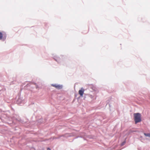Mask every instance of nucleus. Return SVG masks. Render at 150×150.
<instances>
[{
	"label": "nucleus",
	"instance_id": "obj_1",
	"mask_svg": "<svg viewBox=\"0 0 150 150\" xmlns=\"http://www.w3.org/2000/svg\"><path fill=\"white\" fill-rule=\"evenodd\" d=\"M10 108H11V112L10 114V122L11 121L13 124H15L18 121L23 124L26 123L25 122L18 118V115L14 113V110L10 105Z\"/></svg>",
	"mask_w": 150,
	"mask_h": 150
},
{
	"label": "nucleus",
	"instance_id": "obj_2",
	"mask_svg": "<svg viewBox=\"0 0 150 150\" xmlns=\"http://www.w3.org/2000/svg\"><path fill=\"white\" fill-rule=\"evenodd\" d=\"M133 116L135 124H137L142 121V115L141 113L139 112L134 113L133 114Z\"/></svg>",
	"mask_w": 150,
	"mask_h": 150
},
{
	"label": "nucleus",
	"instance_id": "obj_3",
	"mask_svg": "<svg viewBox=\"0 0 150 150\" xmlns=\"http://www.w3.org/2000/svg\"><path fill=\"white\" fill-rule=\"evenodd\" d=\"M18 99L16 101V103L19 105H21V104L23 103L24 99L22 97H21V94L19 93L18 94Z\"/></svg>",
	"mask_w": 150,
	"mask_h": 150
},
{
	"label": "nucleus",
	"instance_id": "obj_4",
	"mask_svg": "<svg viewBox=\"0 0 150 150\" xmlns=\"http://www.w3.org/2000/svg\"><path fill=\"white\" fill-rule=\"evenodd\" d=\"M84 89L82 87L79 91V94L80 95V97H83V94L85 95V96L84 97V99H85V98H86V96H87L88 95L87 94L84 93Z\"/></svg>",
	"mask_w": 150,
	"mask_h": 150
},
{
	"label": "nucleus",
	"instance_id": "obj_5",
	"mask_svg": "<svg viewBox=\"0 0 150 150\" xmlns=\"http://www.w3.org/2000/svg\"><path fill=\"white\" fill-rule=\"evenodd\" d=\"M51 86L53 87H54L58 90H60L62 89L63 87L62 85L58 84L57 83L52 84H51Z\"/></svg>",
	"mask_w": 150,
	"mask_h": 150
},
{
	"label": "nucleus",
	"instance_id": "obj_6",
	"mask_svg": "<svg viewBox=\"0 0 150 150\" xmlns=\"http://www.w3.org/2000/svg\"><path fill=\"white\" fill-rule=\"evenodd\" d=\"M86 134L84 132H80L79 134V138H83L84 140H86Z\"/></svg>",
	"mask_w": 150,
	"mask_h": 150
},
{
	"label": "nucleus",
	"instance_id": "obj_7",
	"mask_svg": "<svg viewBox=\"0 0 150 150\" xmlns=\"http://www.w3.org/2000/svg\"><path fill=\"white\" fill-rule=\"evenodd\" d=\"M53 59L58 63H60L61 59L59 57L57 56H54L53 57Z\"/></svg>",
	"mask_w": 150,
	"mask_h": 150
},
{
	"label": "nucleus",
	"instance_id": "obj_8",
	"mask_svg": "<svg viewBox=\"0 0 150 150\" xmlns=\"http://www.w3.org/2000/svg\"><path fill=\"white\" fill-rule=\"evenodd\" d=\"M38 123H39L40 124H41L43 122H44V121L43 119L41 118L40 119H39L38 120Z\"/></svg>",
	"mask_w": 150,
	"mask_h": 150
},
{
	"label": "nucleus",
	"instance_id": "obj_9",
	"mask_svg": "<svg viewBox=\"0 0 150 150\" xmlns=\"http://www.w3.org/2000/svg\"><path fill=\"white\" fill-rule=\"evenodd\" d=\"M86 138H88L89 139H94V137L92 136L87 135L86 134Z\"/></svg>",
	"mask_w": 150,
	"mask_h": 150
},
{
	"label": "nucleus",
	"instance_id": "obj_10",
	"mask_svg": "<svg viewBox=\"0 0 150 150\" xmlns=\"http://www.w3.org/2000/svg\"><path fill=\"white\" fill-rule=\"evenodd\" d=\"M69 135L68 136V137H74L76 136V134L74 133H71L69 134Z\"/></svg>",
	"mask_w": 150,
	"mask_h": 150
},
{
	"label": "nucleus",
	"instance_id": "obj_11",
	"mask_svg": "<svg viewBox=\"0 0 150 150\" xmlns=\"http://www.w3.org/2000/svg\"><path fill=\"white\" fill-rule=\"evenodd\" d=\"M144 134L146 137H150V132L147 133H144Z\"/></svg>",
	"mask_w": 150,
	"mask_h": 150
},
{
	"label": "nucleus",
	"instance_id": "obj_12",
	"mask_svg": "<svg viewBox=\"0 0 150 150\" xmlns=\"http://www.w3.org/2000/svg\"><path fill=\"white\" fill-rule=\"evenodd\" d=\"M126 139H127L126 138H125V140H124V141L123 142H122L121 143V146H123V145H125V143L126 142Z\"/></svg>",
	"mask_w": 150,
	"mask_h": 150
},
{
	"label": "nucleus",
	"instance_id": "obj_13",
	"mask_svg": "<svg viewBox=\"0 0 150 150\" xmlns=\"http://www.w3.org/2000/svg\"><path fill=\"white\" fill-rule=\"evenodd\" d=\"M3 36V34L1 32H0V40H1L2 39Z\"/></svg>",
	"mask_w": 150,
	"mask_h": 150
},
{
	"label": "nucleus",
	"instance_id": "obj_14",
	"mask_svg": "<svg viewBox=\"0 0 150 150\" xmlns=\"http://www.w3.org/2000/svg\"><path fill=\"white\" fill-rule=\"evenodd\" d=\"M30 86V84H27L24 87L25 89L26 88V87H29Z\"/></svg>",
	"mask_w": 150,
	"mask_h": 150
},
{
	"label": "nucleus",
	"instance_id": "obj_15",
	"mask_svg": "<svg viewBox=\"0 0 150 150\" xmlns=\"http://www.w3.org/2000/svg\"><path fill=\"white\" fill-rule=\"evenodd\" d=\"M79 138V136H76L75 138H74L73 139V141H74V139H77V138Z\"/></svg>",
	"mask_w": 150,
	"mask_h": 150
},
{
	"label": "nucleus",
	"instance_id": "obj_16",
	"mask_svg": "<svg viewBox=\"0 0 150 150\" xmlns=\"http://www.w3.org/2000/svg\"><path fill=\"white\" fill-rule=\"evenodd\" d=\"M87 95H88L87 96H89V97H90L91 98H93V96H92L91 95H88V94H87Z\"/></svg>",
	"mask_w": 150,
	"mask_h": 150
},
{
	"label": "nucleus",
	"instance_id": "obj_17",
	"mask_svg": "<svg viewBox=\"0 0 150 150\" xmlns=\"http://www.w3.org/2000/svg\"><path fill=\"white\" fill-rule=\"evenodd\" d=\"M136 132V131L131 130V132H132V133H133L134 132Z\"/></svg>",
	"mask_w": 150,
	"mask_h": 150
},
{
	"label": "nucleus",
	"instance_id": "obj_18",
	"mask_svg": "<svg viewBox=\"0 0 150 150\" xmlns=\"http://www.w3.org/2000/svg\"><path fill=\"white\" fill-rule=\"evenodd\" d=\"M47 150H51L50 148L49 147L47 148Z\"/></svg>",
	"mask_w": 150,
	"mask_h": 150
},
{
	"label": "nucleus",
	"instance_id": "obj_19",
	"mask_svg": "<svg viewBox=\"0 0 150 150\" xmlns=\"http://www.w3.org/2000/svg\"><path fill=\"white\" fill-rule=\"evenodd\" d=\"M131 133H132V132H131V130H129V134H130Z\"/></svg>",
	"mask_w": 150,
	"mask_h": 150
},
{
	"label": "nucleus",
	"instance_id": "obj_20",
	"mask_svg": "<svg viewBox=\"0 0 150 150\" xmlns=\"http://www.w3.org/2000/svg\"><path fill=\"white\" fill-rule=\"evenodd\" d=\"M131 133H132V132H131V130H129V134H130Z\"/></svg>",
	"mask_w": 150,
	"mask_h": 150
},
{
	"label": "nucleus",
	"instance_id": "obj_21",
	"mask_svg": "<svg viewBox=\"0 0 150 150\" xmlns=\"http://www.w3.org/2000/svg\"><path fill=\"white\" fill-rule=\"evenodd\" d=\"M10 126H12V125L11 123H10Z\"/></svg>",
	"mask_w": 150,
	"mask_h": 150
},
{
	"label": "nucleus",
	"instance_id": "obj_22",
	"mask_svg": "<svg viewBox=\"0 0 150 150\" xmlns=\"http://www.w3.org/2000/svg\"><path fill=\"white\" fill-rule=\"evenodd\" d=\"M109 107H110H110H111V105H110V104H109Z\"/></svg>",
	"mask_w": 150,
	"mask_h": 150
},
{
	"label": "nucleus",
	"instance_id": "obj_23",
	"mask_svg": "<svg viewBox=\"0 0 150 150\" xmlns=\"http://www.w3.org/2000/svg\"><path fill=\"white\" fill-rule=\"evenodd\" d=\"M31 149H35V148L33 147H31Z\"/></svg>",
	"mask_w": 150,
	"mask_h": 150
},
{
	"label": "nucleus",
	"instance_id": "obj_24",
	"mask_svg": "<svg viewBox=\"0 0 150 150\" xmlns=\"http://www.w3.org/2000/svg\"><path fill=\"white\" fill-rule=\"evenodd\" d=\"M11 83H12V84H14V83H13V82Z\"/></svg>",
	"mask_w": 150,
	"mask_h": 150
}]
</instances>
